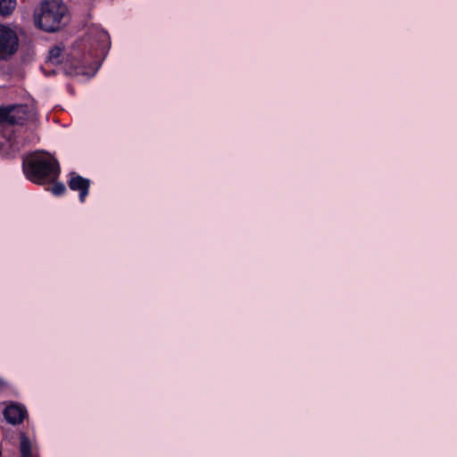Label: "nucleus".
I'll return each mask as SVG.
<instances>
[{
  "instance_id": "nucleus-11",
  "label": "nucleus",
  "mask_w": 457,
  "mask_h": 457,
  "mask_svg": "<svg viewBox=\"0 0 457 457\" xmlns=\"http://www.w3.org/2000/svg\"><path fill=\"white\" fill-rule=\"evenodd\" d=\"M62 49L60 46H54L49 51L48 62L51 63H59Z\"/></svg>"
},
{
  "instance_id": "nucleus-3",
  "label": "nucleus",
  "mask_w": 457,
  "mask_h": 457,
  "mask_svg": "<svg viewBox=\"0 0 457 457\" xmlns=\"http://www.w3.org/2000/svg\"><path fill=\"white\" fill-rule=\"evenodd\" d=\"M19 39L12 29L0 24V59H6L18 50Z\"/></svg>"
},
{
  "instance_id": "nucleus-12",
  "label": "nucleus",
  "mask_w": 457,
  "mask_h": 457,
  "mask_svg": "<svg viewBox=\"0 0 457 457\" xmlns=\"http://www.w3.org/2000/svg\"><path fill=\"white\" fill-rule=\"evenodd\" d=\"M98 41L101 44V47H105L110 44V37L107 31L100 29L97 32Z\"/></svg>"
},
{
  "instance_id": "nucleus-6",
  "label": "nucleus",
  "mask_w": 457,
  "mask_h": 457,
  "mask_svg": "<svg viewBox=\"0 0 457 457\" xmlns=\"http://www.w3.org/2000/svg\"><path fill=\"white\" fill-rule=\"evenodd\" d=\"M27 415L26 409L20 404L12 403L4 411V417L12 425H17L23 421Z\"/></svg>"
},
{
  "instance_id": "nucleus-13",
  "label": "nucleus",
  "mask_w": 457,
  "mask_h": 457,
  "mask_svg": "<svg viewBox=\"0 0 457 457\" xmlns=\"http://www.w3.org/2000/svg\"><path fill=\"white\" fill-rule=\"evenodd\" d=\"M4 383V380L2 378H0V390L3 388Z\"/></svg>"
},
{
  "instance_id": "nucleus-5",
  "label": "nucleus",
  "mask_w": 457,
  "mask_h": 457,
  "mask_svg": "<svg viewBox=\"0 0 457 457\" xmlns=\"http://www.w3.org/2000/svg\"><path fill=\"white\" fill-rule=\"evenodd\" d=\"M21 112H23V106L0 107V125L4 123L22 124L23 118L20 116Z\"/></svg>"
},
{
  "instance_id": "nucleus-8",
  "label": "nucleus",
  "mask_w": 457,
  "mask_h": 457,
  "mask_svg": "<svg viewBox=\"0 0 457 457\" xmlns=\"http://www.w3.org/2000/svg\"><path fill=\"white\" fill-rule=\"evenodd\" d=\"M20 452L21 457H32V445L29 437L22 435L20 442Z\"/></svg>"
},
{
  "instance_id": "nucleus-2",
  "label": "nucleus",
  "mask_w": 457,
  "mask_h": 457,
  "mask_svg": "<svg viewBox=\"0 0 457 457\" xmlns=\"http://www.w3.org/2000/svg\"><path fill=\"white\" fill-rule=\"evenodd\" d=\"M22 167L29 171H60V165L56 158L50 154L35 152L22 160Z\"/></svg>"
},
{
  "instance_id": "nucleus-9",
  "label": "nucleus",
  "mask_w": 457,
  "mask_h": 457,
  "mask_svg": "<svg viewBox=\"0 0 457 457\" xmlns=\"http://www.w3.org/2000/svg\"><path fill=\"white\" fill-rule=\"evenodd\" d=\"M16 0H0V14L9 16L16 7Z\"/></svg>"
},
{
  "instance_id": "nucleus-1",
  "label": "nucleus",
  "mask_w": 457,
  "mask_h": 457,
  "mask_svg": "<svg viewBox=\"0 0 457 457\" xmlns=\"http://www.w3.org/2000/svg\"><path fill=\"white\" fill-rule=\"evenodd\" d=\"M66 14L67 7L62 0H45L35 22L41 29L54 32L62 28Z\"/></svg>"
},
{
  "instance_id": "nucleus-10",
  "label": "nucleus",
  "mask_w": 457,
  "mask_h": 457,
  "mask_svg": "<svg viewBox=\"0 0 457 457\" xmlns=\"http://www.w3.org/2000/svg\"><path fill=\"white\" fill-rule=\"evenodd\" d=\"M3 147L4 148V154L7 156H12L17 152H19V145L17 143L12 141L11 139H6L4 143H3Z\"/></svg>"
},
{
  "instance_id": "nucleus-7",
  "label": "nucleus",
  "mask_w": 457,
  "mask_h": 457,
  "mask_svg": "<svg viewBox=\"0 0 457 457\" xmlns=\"http://www.w3.org/2000/svg\"><path fill=\"white\" fill-rule=\"evenodd\" d=\"M90 181L87 179H85L81 176L72 177L69 181V187L73 191L79 192V200L80 202H84L86 196L88 194Z\"/></svg>"
},
{
  "instance_id": "nucleus-4",
  "label": "nucleus",
  "mask_w": 457,
  "mask_h": 457,
  "mask_svg": "<svg viewBox=\"0 0 457 457\" xmlns=\"http://www.w3.org/2000/svg\"><path fill=\"white\" fill-rule=\"evenodd\" d=\"M26 179L37 185L39 186H50L53 184L50 188L51 192L54 195H62L66 187L63 183L58 182V174L59 173H24Z\"/></svg>"
}]
</instances>
